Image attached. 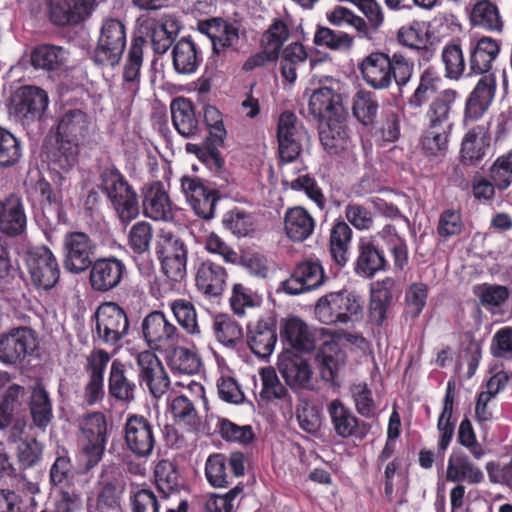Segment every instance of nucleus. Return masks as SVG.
Instances as JSON below:
<instances>
[{
    "label": "nucleus",
    "mask_w": 512,
    "mask_h": 512,
    "mask_svg": "<svg viewBox=\"0 0 512 512\" xmlns=\"http://www.w3.org/2000/svg\"><path fill=\"white\" fill-rule=\"evenodd\" d=\"M363 300L353 291L340 290L320 297L314 307L316 319L325 325L347 324L362 313Z\"/></svg>",
    "instance_id": "obj_1"
},
{
    "label": "nucleus",
    "mask_w": 512,
    "mask_h": 512,
    "mask_svg": "<svg viewBox=\"0 0 512 512\" xmlns=\"http://www.w3.org/2000/svg\"><path fill=\"white\" fill-rule=\"evenodd\" d=\"M108 423L102 412H91L78 420V446L86 457L87 468L97 465L106 450L108 442Z\"/></svg>",
    "instance_id": "obj_2"
},
{
    "label": "nucleus",
    "mask_w": 512,
    "mask_h": 512,
    "mask_svg": "<svg viewBox=\"0 0 512 512\" xmlns=\"http://www.w3.org/2000/svg\"><path fill=\"white\" fill-rule=\"evenodd\" d=\"M101 188L121 223L126 225L137 218L139 215L137 193L118 170L107 168L102 172Z\"/></svg>",
    "instance_id": "obj_3"
},
{
    "label": "nucleus",
    "mask_w": 512,
    "mask_h": 512,
    "mask_svg": "<svg viewBox=\"0 0 512 512\" xmlns=\"http://www.w3.org/2000/svg\"><path fill=\"white\" fill-rule=\"evenodd\" d=\"M95 332L105 345L117 346L127 336L129 320L125 311L116 303L101 304L95 312Z\"/></svg>",
    "instance_id": "obj_4"
},
{
    "label": "nucleus",
    "mask_w": 512,
    "mask_h": 512,
    "mask_svg": "<svg viewBox=\"0 0 512 512\" xmlns=\"http://www.w3.org/2000/svg\"><path fill=\"white\" fill-rule=\"evenodd\" d=\"M49 104L47 93L36 86H23L12 95L9 104L10 114L23 125L40 120Z\"/></svg>",
    "instance_id": "obj_5"
},
{
    "label": "nucleus",
    "mask_w": 512,
    "mask_h": 512,
    "mask_svg": "<svg viewBox=\"0 0 512 512\" xmlns=\"http://www.w3.org/2000/svg\"><path fill=\"white\" fill-rule=\"evenodd\" d=\"M277 138L282 166H290L301 153L308 134L292 112H283L278 120Z\"/></svg>",
    "instance_id": "obj_6"
},
{
    "label": "nucleus",
    "mask_w": 512,
    "mask_h": 512,
    "mask_svg": "<svg viewBox=\"0 0 512 512\" xmlns=\"http://www.w3.org/2000/svg\"><path fill=\"white\" fill-rule=\"evenodd\" d=\"M125 46L126 32L123 23L117 19H107L102 24L94 59L101 65L115 66L119 63Z\"/></svg>",
    "instance_id": "obj_7"
},
{
    "label": "nucleus",
    "mask_w": 512,
    "mask_h": 512,
    "mask_svg": "<svg viewBox=\"0 0 512 512\" xmlns=\"http://www.w3.org/2000/svg\"><path fill=\"white\" fill-rule=\"evenodd\" d=\"M142 333L148 346L160 353L183 339L178 328L161 311H153L143 319Z\"/></svg>",
    "instance_id": "obj_8"
},
{
    "label": "nucleus",
    "mask_w": 512,
    "mask_h": 512,
    "mask_svg": "<svg viewBox=\"0 0 512 512\" xmlns=\"http://www.w3.org/2000/svg\"><path fill=\"white\" fill-rule=\"evenodd\" d=\"M124 442L127 449L138 459L149 458L156 444L154 428L142 415L129 414L123 427Z\"/></svg>",
    "instance_id": "obj_9"
},
{
    "label": "nucleus",
    "mask_w": 512,
    "mask_h": 512,
    "mask_svg": "<svg viewBox=\"0 0 512 512\" xmlns=\"http://www.w3.org/2000/svg\"><path fill=\"white\" fill-rule=\"evenodd\" d=\"M96 249L95 242L84 232H70L63 240V266L73 273L80 274L92 265Z\"/></svg>",
    "instance_id": "obj_10"
},
{
    "label": "nucleus",
    "mask_w": 512,
    "mask_h": 512,
    "mask_svg": "<svg viewBox=\"0 0 512 512\" xmlns=\"http://www.w3.org/2000/svg\"><path fill=\"white\" fill-rule=\"evenodd\" d=\"M26 262L31 281L37 288L49 290L59 281V265L49 248L45 246L32 248L27 253Z\"/></svg>",
    "instance_id": "obj_11"
},
{
    "label": "nucleus",
    "mask_w": 512,
    "mask_h": 512,
    "mask_svg": "<svg viewBox=\"0 0 512 512\" xmlns=\"http://www.w3.org/2000/svg\"><path fill=\"white\" fill-rule=\"evenodd\" d=\"M339 87L340 83L331 79L310 94L308 110L314 119L323 122L341 115L343 106Z\"/></svg>",
    "instance_id": "obj_12"
},
{
    "label": "nucleus",
    "mask_w": 512,
    "mask_h": 512,
    "mask_svg": "<svg viewBox=\"0 0 512 512\" xmlns=\"http://www.w3.org/2000/svg\"><path fill=\"white\" fill-rule=\"evenodd\" d=\"M36 347V336L32 329L18 327L0 337V361L14 365L21 362Z\"/></svg>",
    "instance_id": "obj_13"
},
{
    "label": "nucleus",
    "mask_w": 512,
    "mask_h": 512,
    "mask_svg": "<svg viewBox=\"0 0 512 512\" xmlns=\"http://www.w3.org/2000/svg\"><path fill=\"white\" fill-rule=\"evenodd\" d=\"M136 362L141 385H145L155 398H160L170 385L169 377L162 362L155 353L148 350L138 353Z\"/></svg>",
    "instance_id": "obj_14"
},
{
    "label": "nucleus",
    "mask_w": 512,
    "mask_h": 512,
    "mask_svg": "<svg viewBox=\"0 0 512 512\" xmlns=\"http://www.w3.org/2000/svg\"><path fill=\"white\" fill-rule=\"evenodd\" d=\"M496 88L495 74L483 75L478 80L466 100L463 120L465 125L483 117L495 98Z\"/></svg>",
    "instance_id": "obj_15"
},
{
    "label": "nucleus",
    "mask_w": 512,
    "mask_h": 512,
    "mask_svg": "<svg viewBox=\"0 0 512 512\" xmlns=\"http://www.w3.org/2000/svg\"><path fill=\"white\" fill-rule=\"evenodd\" d=\"M182 191L195 213L204 218L213 217L217 201L218 192L207 188L201 179L197 177L184 176L181 180Z\"/></svg>",
    "instance_id": "obj_16"
},
{
    "label": "nucleus",
    "mask_w": 512,
    "mask_h": 512,
    "mask_svg": "<svg viewBox=\"0 0 512 512\" xmlns=\"http://www.w3.org/2000/svg\"><path fill=\"white\" fill-rule=\"evenodd\" d=\"M278 370L286 384L293 390L312 389V370L305 358L286 351L278 358Z\"/></svg>",
    "instance_id": "obj_17"
},
{
    "label": "nucleus",
    "mask_w": 512,
    "mask_h": 512,
    "mask_svg": "<svg viewBox=\"0 0 512 512\" xmlns=\"http://www.w3.org/2000/svg\"><path fill=\"white\" fill-rule=\"evenodd\" d=\"M96 6L97 0H50V19L59 26L79 24L92 15Z\"/></svg>",
    "instance_id": "obj_18"
},
{
    "label": "nucleus",
    "mask_w": 512,
    "mask_h": 512,
    "mask_svg": "<svg viewBox=\"0 0 512 512\" xmlns=\"http://www.w3.org/2000/svg\"><path fill=\"white\" fill-rule=\"evenodd\" d=\"M90 267L89 283L97 292H107L117 287L126 272L125 264L116 257L97 259Z\"/></svg>",
    "instance_id": "obj_19"
},
{
    "label": "nucleus",
    "mask_w": 512,
    "mask_h": 512,
    "mask_svg": "<svg viewBox=\"0 0 512 512\" xmlns=\"http://www.w3.org/2000/svg\"><path fill=\"white\" fill-rule=\"evenodd\" d=\"M143 214L154 221H170L173 209L170 197L163 183L155 181L143 187Z\"/></svg>",
    "instance_id": "obj_20"
},
{
    "label": "nucleus",
    "mask_w": 512,
    "mask_h": 512,
    "mask_svg": "<svg viewBox=\"0 0 512 512\" xmlns=\"http://www.w3.org/2000/svg\"><path fill=\"white\" fill-rule=\"evenodd\" d=\"M325 280L322 266L318 262L299 264L291 277L283 282V290L290 295L301 294L320 287Z\"/></svg>",
    "instance_id": "obj_21"
},
{
    "label": "nucleus",
    "mask_w": 512,
    "mask_h": 512,
    "mask_svg": "<svg viewBox=\"0 0 512 512\" xmlns=\"http://www.w3.org/2000/svg\"><path fill=\"white\" fill-rule=\"evenodd\" d=\"M226 269L210 260L202 262L196 272V287L207 298L222 295L227 281Z\"/></svg>",
    "instance_id": "obj_22"
},
{
    "label": "nucleus",
    "mask_w": 512,
    "mask_h": 512,
    "mask_svg": "<svg viewBox=\"0 0 512 512\" xmlns=\"http://www.w3.org/2000/svg\"><path fill=\"white\" fill-rule=\"evenodd\" d=\"M359 68L369 86L375 89H386L391 85L390 57L387 54L371 53L362 60Z\"/></svg>",
    "instance_id": "obj_23"
},
{
    "label": "nucleus",
    "mask_w": 512,
    "mask_h": 512,
    "mask_svg": "<svg viewBox=\"0 0 512 512\" xmlns=\"http://www.w3.org/2000/svg\"><path fill=\"white\" fill-rule=\"evenodd\" d=\"M33 193L39 198L43 216L50 227H55L66 221L60 191H54L49 182L40 178L33 186Z\"/></svg>",
    "instance_id": "obj_24"
},
{
    "label": "nucleus",
    "mask_w": 512,
    "mask_h": 512,
    "mask_svg": "<svg viewBox=\"0 0 512 512\" xmlns=\"http://www.w3.org/2000/svg\"><path fill=\"white\" fill-rule=\"evenodd\" d=\"M27 226L24 205L20 198L11 195L0 202V231L8 236L22 235Z\"/></svg>",
    "instance_id": "obj_25"
},
{
    "label": "nucleus",
    "mask_w": 512,
    "mask_h": 512,
    "mask_svg": "<svg viewBox=\"0 0 512 512\" xmlns=\"http://www.w3.org/2000/svg\"><path fill=\"white\" fill-rule=\"evenodd\" d=\"M385 266L386 259L383 252L375 245L374 237L360 238L355 272L362 277L371 278L377 272L384 270Z\"/></svg>",
    "instance_id": "obj_26"
},
{
    "label": "nucleus",
    "mask_w": 512,
    "mask_h": 512,
    "mask_svg": "<svg viewBox=\"0 0 512 512\" xmlns=\"http://www.w3.org/2000/svg\"><path fill=\"white\" fill-rule=\"evenodd\" d=\"M482 470L474 464L463 451H453L447 463L446 480L449 482H466L471 485L483 481Z\"/></svg>",
    "instance_id": "obj_27"
},
{
    "label": "nucleus",
    "mask_w": 512,
    "mask_h": 512,
    "mask_svg": "<svg viewBox=\"0 0 512 512\" xmlns=\"http://www.w3.org/2000/svg\"><path fill=\"white\" fill-rule=\"evenodd\" d=\"M276 342V327L272 321L259 320L248 327L247 343L256 356L269 357L274 351Z\"/></svg>",
    "instance_id": "obj_28"
},
{
    "label": "nucleus",
    "mask_w": 512,
    "mask_h": 512,
    "mask_svg": "<svg viewBox=\"0 0 512 512\" xmlns=\"http://www.w3.org/2000/svg\"><path fill=\"white\" fill-rule=\"evenodd\" d=\"M327 414L332 429L338 437L349 438L359 435V420L354 412L341 400L333 399L327 404Z\"/></svg>",
    "instance_id": "obj_29"
},
{
    "label": "nucleus",
    "mask_w": 512,
    "mask_h": 512,
    "mask_svg": "<svg viewBox=\"0 0 512 512\" xmlns=\"http://www.w3.org/2000/svg\"><path fill=\"white\" fill-rule=\"evenodd\" d=\"M201 30L210 38L215 53L236 49L239 43L238 28L221 19H211L202 24Z\"/></svg>",
    "instance_id": "obj_30"
},
{
    "label": "nucleus",
    "mask_w": 512,
    "mask_h": 512,
    "mask_svg": "<svg viewBox=\"0 0 512 512\" xmlns=\"http://www.w3.org/2000/svg\"><path fill=\"white\" fill-rule=\"evenodd\" d=\"M500 52L499 43L490 38L482 37L470 49L469 68L472 73L478 75L491 74L492 63Z\"/></svg>",
    "instance_id": "obj_31"
},
{
    "label": "nucleus",
    "mask_w": 512,
    "mask_h": 512,
    "mask_svg": "<svg viewBox=\"0 0 512 512\" xmlns=\"http://www.w3.org/2000/svg\"><path fill=\"white\" fill-rule=\"evenodd\" d=\"M285 233L294 242H303L314 232L315 220L303 207L289 208L284 215Z\"/></svg>",
    "instance_id": "obj_32"
},
{
    "label": "nucleus",
    "mask_w": 512,
    "mask_h": 512,
    "mask_svg": "<svg viewBox=\"0 0 512 512\" xmlns=\"http://www.w3.org/2000/svg\"><path fill=\"white\" fill-rule=\"evenodd\" d=\"M281 170L283 175V186L285 189L304 192L320 210L325 208L326 199L313 177L309 174H300L297 177H293L295 169L291 166H282Z\"/></svg>",
    "instance_id": "obj_33"
},
{
    "label": "nucleus",
    "mask_w": 512,
    "mask_h": 512,
    "mask_svg": "<svg viewBox=\"0 0 512 512\" xmlns=\"http://www.w3.org/2000/svg\"><path fill=\"white\" fill-rule=\"evenodd\" d=\"M89 126L90 120L85 112L80 109L68 110L58 123V138L78 144L87 136Z\"/></svg>",
    "instance_id": "obj_34"
},
{
    "label": "nucleus",
    "mask_w": 512,
    "mask_h": 512,
    "mask_svg": "<svg viewBox=\"0 0 512 512\" xmlns=\"http://www.w3.org/2000/svg\"><path fill=\"white\" fill-rule=\"evenodd\" d=\"M171 55L175 72L183 75L194 73L202 61L198 47L189 38H182L176 42Z\"/></svg>",
    "instance_id": "obj_35"
},
{
    "label": "nucleus",
    "mask_w": 512,
    "mask_h": 512,
    "mask_svg": "<svg viewBox=\"0 0 512 512\" xmlns=\"http://www.w3.org/2000/svg\"><path fill=\"white\" fill-rule=\"evenodd\" d=\"M317 360L322 379L333 381L345 364V353L339 347L336 338L329 337L322 343L317 354Z\"/></svg>",
    "instance_id": "obj_36"
},
{
    "label": "nucleus",
    "mask_w": 512,
    "mask_h": 512,
    "mask_svg": "<svg viewBox=\"0 0 512 512\" xmlns=\"http://www.w3.org/2000/svg\"><path fill=\"white\" fill-rule=\"evenodd\" d=\"M180 30L177 19L171 15H163L150 26L152 49L156 54H164L171 47Z\"/></svg>",
    "instance_id": "obj_37"
},
{
    "label": "nucleus",
    "mask_w": 512,
    "mask_h": 512,
    "mask_svg": "<svg viewBox=\"0 0 512 512\" xmlns=\"http://www.w3.org/2000/svg\"><path fill=\"white\" fill-rule=\"evenodd\" d=\"M170 110L172 123L180 135L189 138L197 134L199 122L190 100L182 97L177 98L172 101Z\"/></svg>",
    "instance_id": "obj_38"
},
{
    "label": "nucleus",
    "mask_w": 512,
    "mask_h": 512,
    "mask_svg": "<svg viewBox=\"0 0 512 512\" xmlns=\"http://www.w3.org/2000/svg\"><path fill=\"white\" fill-rule=\"evenodd\" d=\"M457 92L446 89L440 92L429 104L425 117L429 126L452 128L450 114L457 98Z\"/></svg>",
    "instance_id": "obj_39"
},
{
    "label": "nucleus",
    "mask_w": 512,
    "mask_h": 512,
    "mask_svg": "<svg viewBox=\"0 0 512 512\" xmlns=\"http://www.w3.org/2000/svg\"><path fill=\"white\" fill-rule=\"evenodd\" d=\"M136 389L135 382L126 375L125 365L117 359L114 360L111 364L108 378L110 395L119 401L130 403L135 399Z\"/></svg>",
    "instance_id": "obj_40"
},
{
    "label": "nucleus",
    "mask_w": 512,
    "mask_h": 512,
    "mask_svg": "<svg viewBox=\"0 0 512 512\" xmlns=\"http://www.w3.org/2000/svg\"><path fill=\"white\" fill-rule=\"evenodd\" d=\"M162 354L174 373L193 375L200 369L201 362L196 353L180 344L173 345Z\"/></svg>",
    "instance_id": "obj_41"
},
{
    "label": "nucleus",
    "mask_w": 512,
    "mask_h": 512,
    "mask_svg": "<svg viewBox=\"0 0 512 512\" xmlns=\"http://www.w3.org/2000/svg\"><path fill=\"white\" fill-rule=\"evenodd\" d=\"M46 159L52 170L68 172L77 163L78 144L58 138L56 146L47 148Z\"/></svg>",
    "instance_id": "obj_42"
},
{
    "label": "nucleus",
    "mask_w": 512,
    "mask_h": 512,
    "mask_svg": "<svg viewBox=\"0 0 512 512\" xmlns=\"http://www.w3.org/2000/svg\"><path fill=\"white\" fill-rule=\"evenodd\" d=\"M170 309L179 326L190 336L201 338L202 328L194 304L184 298L170 302Z\"/></svg>",
    "instance_id": "obj_43"
},
{
    "label": "nucleus",
    "mask_w": 512,
    "mask_h": 512,
    "mask_svg": "<svg viewBox=\"0 0 512 512\" xmlns=\"http://www.w3.org/2000/svg\"><path fill=\"white\" fill-rule=\"evenodd\" d=\"M323 148L331 155H336L347 149L349 138L344 125L337 118L326 120L319 131Z\"/></svg>",
    "instance_id": "obj_44"
},
{
    "label": "nucleus",
    "mask_w": 512,
    "mask_h": 512,
    "mask_svg": "<svg viewBox=\"0 0 512 512\" xmlns=\"http://www.w3.org/2000/svg\"><path fill=\"white\" fill-rule=\"evenodd\" d=\"M145 40L142 37L134 38L128 51L124 65L123 78L126 88L134 95L138 91L140 69L143 62V47Z\"/></svg>",
    "instance_id": "obj_45"
},
{
    "label": "nucleus",
    "mask_w": 512,
    "mask_h": 512,
    "mask_svg": "<svg viewBox=\"0 0 512 512\" xmlns=\"http://www.w3.org/2000/svg\"><path fill=\"white\" fill-rule=\"evenodd\" d=\"M261 381H262V389L260 391L261 400L272 402V401H280L287 408L292 407V398L289 395L287 389L279 380L276 371L272 367H264L259 372Z\"/></svg>",
    "instance_id": "obj_46"
},
{
    "label": "nucleus",
    "mask_w": 512,
    "mask_h": 512,
    "mask_svg": "<svg viewBox=\"0 0 512 512\" xmlns=\"http://www.w3.org/2000/svg\"><path fill=\"white\" fill-rule=\"evenodd\" d=\"M67 61V52L60 46L44 44L33 49L30 62L35 69L54 71Z\"/></svg>",
    "instance_id": "obj_47"
},
{
    "label": "nucleus",
    "mask_w": 512,
    "mask_h": 512,
    "mask_svg": "<svg viewBox=\"0 0 512 512\" xmlns=\"http://www.w3.org/2000/svg\"><path fill=\"white\" fill-rule=\"evenodd\" d=\"M352 238V230L344 221L336 222L330 231V253L333 260L344 266L349 260V250Z\"/></svg>",
    "instance_id": "obj_48"
},
{
    "label": "nucleus",
    "mask_w": 512,
    "mask_h": 512,
    "mask_svg": "<svg viewBox=\"0 0 512 512\" xmlns=\"http://www.w3.org/2000/svg\"><path fill=\"white\" fill-rule=\"evenodd\" d=\"M440 77L432 67L425 68L419 77V83L407 100V105L413 110L422 108L437 92Z\"/></svg>",
    "instance_id": "obj_49"
},
{
    "label": "nucleus",
    "mask_w": 512,
    "mask_h": 512,
    "mask_svg": "<svg viewBox=\"0 0 512 512\" xmlns=\"http://www.w3.org/2000/svg\"><path fill=\"white\" fill-rule=\"evenodd\" d=\"M282 334L289 344L296 349L310 351L314 348V337L307 324L300 318H288L284 324Z\"/></svg>",
    "instance_id": "obj_50"
},
{
    "label": "nucleus",
    "mask_w": 512,
    "mask_h": 512,
    "mask_svg": "<svg viewBox=\"0 0 512 512\" xmlns=\"http://www.w3.org/2000/svg\"><path fill=\"white\" fill-rule=\"evenodd\" d=\"M291 34L288 23L281 18H274L267 29L262 33L260 38V47L266 48L277 57L284 43L289 39Z\"/></svg>",
    "instance_id": "obj_51"
},
{
    "label": "nucleus",
    "mask_w": 512,
    "mask_h": 512,
    "mask_svg": "<svg viewBox=\"0 0 512 512\" xmlns=\"http://www.w3.org/2000/svg\"><path fill=\"white\" fill-rule=\"evenodd\" d=\"M281 51V74L286 81L294 83L297 79L298 66L307 59L306 49L301 43L293 42Z\"/></svg>",
    "instance_id": "obj_52"
},
{
    "label": "nucleus",
    "mask_w": 512,
    "mask_h": 512,
    "mask_svg": "<svg viewBox=\"0 0 512 512\" xmlns=\"http://www.w3.org/2000/svg\"><path fill=\"white\" fill-rule=\"evenodd\" d=\"M155 253L159 260L187 257V248L177 235L170 230L162 228L156 235Z\"/></svg>",
    "instance_id": "obj_53"
},
{
    "label": "nucleus",
    "mask_w": 512,
    "mask_h": 512,
    "mask_svg": "<svg viewBox=\"0 0 512 512\" xmlns=\"http://www.w3.org/2000/svg\"><path fill=\"white\" fill-rule=\"evenodd\" d=\"M441 61L447 79L459 80L462 77L466 63L459 43L449 42L445 44L441 51Z\"/></svg>",
    "instance_id": "obj_54"
},
{
    "label": "nucleus",
    "mask_w": 512,
    "mask_h": 512,
    "mask_svg": "<svg viewBox=\"0 0 512 512\" xmlns=\"http://www.w3.org/2000/svg\"><path fill=\"white\" fill-rule=\"evenodd\" d=\"M205 476L213 487L223 488L230 485L233 479L227 468V457L222 453L210 455L205 464Z\"/></svg>",
    "instance_id": "obj_55"
},
{
    "label": "nucleus",
    "mask_w": 512,
    "mask_h": 512,
    "mask_svg": "<svg viewBox=\"0 0 512 512\" xmlns=\"http://www.w3.org/2000/svg\"><path fill=\"white\" fill-rule=\"evenodd\" d=\"M314 43L333 51H348L354 45V37L344 31L319 27L314 35Z\"/></svg>",
    "instance_id": "obj_56"
},
{
    "label": "nucleus",
    "mask_w": 512,
    "mask_h": 512,
    "mask_svg": "<svg viewBox=\"0 0 512 512\" xmlns=\"http://www.w3.org/2000/svg\"><path fill=\"white\" fill-rule=\"evenodd\" d=\"M474 25L491 31H500L503 27L498 8L489 0L477 2L471 12Z\"/></svg>",
    "instance_id": "obj_57"
},
{
    "label": "nucleus",
    "mask_w": 512,
    "mask_h": 512,
    "mask_svg": "<svg viewBox=\"0 0 512 512\" xmlns=\"http://www.w3.org/2000/svg\"><path fill=\"white\" fill-rule=\"evenodd\" d=\"M30 410L34 423L40 427L45 428L52 418V406L48 393L41 384H36L33 387Z\"/></svg>",
    "instance_id": "obj_58"
},
{
    "label": "nucleus",
    "mask_w": 512,
    "mask_h": 512,
    "mask_svg": "<svg viewBox=\"0 0 512 512\" xmlns=\"http://www.w3.org/2000/svg\"><path fill=\"white\" fill-rule=\"evenodd\" d=\"M213 333L215 338L225 346H234L243 336L241 326L226 314L214 317Z\"/></svg>",
    "instance_id": "obj_59"
},
{
    "label": "nucleus",
    "mask_w": 512,
    "mask_h": 512,
    "mask_svg": "<svg viewBox=\"0 0 512 512\" xmlns=\"http://www.w3.org/2000/svg\"><path fill=\"white\" fill-rule=\"evenodd\" d=\"M153 239V227L147 221L134 223L127 234V245L136 254H144L150 250Z\"/></svg>",
    "instance_id": "obj_60"
},
{
    "label": "nucleus",
    "mask_w": 512,
    "mask_h": 512,
    "mask_svg": "<svg viewBox=\"0 0 512 512\" xmlns=\"http://www.w3.org/2000/svg\"><path fill=\"white\" fill-rule=\"evenodd\" d=\"M450 131V128L427 125L421 140L422 148L432 156L444 154L448 147Z\"/></svg>",
    "instance_id": "obj_61"
},
{
    "label": "nucleus",
    "mask_w": 512,
    "mask_h": 512,
    "mask_svg": "<svg viewBox=\"0 0 512 512\" xmlns=\"http://www.w3.org/2000/svg\"><path fill=\"white\" fill-rule=\"evenodd\" d=\"M489 176L500 191L506 190L512 184V149L494 161L489 169Z\"/></svg>",
    "instance_id": "obj_62"
},
{
    "label": "nucleus",
    "mask_w": 512,
    "mask_h": 512,
    "mask_svg": "<svg viewBox=\"0 0 512 512\" xmlns=\"http://www.w3.org/2000/svg\"><path fill=\"white\" fill-rule=\"evenodd\" d=\"M378 102L371 92L360 91L357 93L353 113L355 117L364 125H369L373 122L377 115Z\"/></svg>",
    "instance_id": "obj_63"
},
{
    "label": "nucleus",
    "mask_w": 512,
    "mask_h": 512,
    "mask_svg": "<svg viewBox=\"0 0 512 512\" xmlns=\"http://www.w3.org/2000/svg\"><path fill=\"white\" fill-rule=\"evenodd\" d=\"M123 487L116 481L105 483L98 494L96 508L99 512H115L120 508Z\"/></svg>",
    "instance_id": "obj_64"
}]
</instances>
